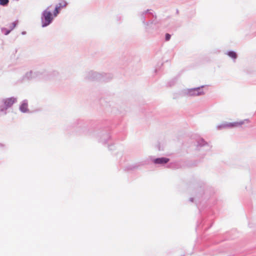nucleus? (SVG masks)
I'll list each match as a JSON object with an SVG mask.
<instances>
[{
	"label": "nucleus",
	"instance_id": "obj_1",
	"mask_svg": "<svg viewBox=\"0 0 256 256\" xmlns=\"http://www.w3.org/2000/svg\"><path fill=\"white\" fill-rule=\"evenodd\" d=\"M43 16L44 20V22L42 25V26H46L48 25L52 21L53 18L51 12L48 10H45L43 12Z\"/></svg>",
	"mask_w": 256,
	"mask_h": 256
},
{
	"label": "nucleus",
	"instance_id": "obj_2",
	"mask_svg": "<svg viewBox=\"0 0 256 256\" xmlns=\"http://www.w3.org/2000/svg\"><path fill=\"white\" fill-rule=\"evenodd\" d=\"M67 3L66 2L62 0L58 3V4L56 6L54 11V16H56L57 14L59 12V10L60 8H64L66 6Z\"/></svg>",
	"mask_w": 256,
	"mask_h": 256
},
{
	"label": "nucleus",
	"instance_id": "obj_3",
	"mask_svg": "<svg viewBox=\"0 0 256 256\" xmlns=\"http://www.w3.org/2000/svg\"><path fill=\"white\" fill-rule=\"evenodd\" d=\"M16 101L14 98H10L5 100L4 102V108L6 109L10 107Z\"/></svg>",
	"mask_w": 256,
	"mask_h": 256
},
{
	"label": "nucleus",
	"instance_id": "obj_4",
	"mask_svg": "<svg viewBox=\"0 0 256 256\" xmlns=\"http://www.w3.org/2000/svg\"><path fill=\"white\" fill-rule=\"evenodd\" d=\"M203 94V92H200V88L192 89L189 92V94L190 96H199Z\"/></svg>",
	"mask_w": 256,
	"mask_h": 256
},
{
	"label": "nucleus",
	"instance_id": "obj_5",
	"mask_svg": "<svg viewBox=\"0 0 256 256\" xmlns=\"http://www.w3.org/2000/svg\"><path fill=\"white\" fill-rule=\"evenodd\" d=\"M169 159L166 158H160L155 159L154 162L156 164H164L167 163Z\"/></svg>",
	"mask_w": 256,
	"mask_h": 256
},
{
	"label": "nucleus",
	"instance_id": "obj_6",
	"mask_svg": "<svg viewBox=\"0 0 256 256\" xmlns=\"http://www.w3.org/2000/svg\"><path fill=\"white\" fill-rule=\"evenodd\" d=\"M20 110L22 112H25L28 111V106L27 104H22L20 107Z\"/></svg>",
	"mask_w": 256,
	"mask_h": 256
},
{
	"label": "nucleus",
	"instance_id": "obj_7",
	"mask_svg": "<svg viewBox=\"0 0 256 256\" xmlns=\"http://www.w3.org/2000/svg\"><path fill=\"white\" fill-rule=\"evenodd\" d=\"M228 55L234 59H236L237 58L236 54L234 52H228Z\"/></svg>",
	"mask_w": 256,
	"mask_h": 256
},
{
	"label": "nucleus",
	"instance_id": "obj_8",
	"mask_svg": "<svg viewBox=\"0 0 256 256\" xmlns=\"http://www.w3.org/2000/svg\"><path fill=\"white\" fill-rule=\"evenodd\" d=\"M8 2V0H0V4L2 6L6 5Z\"/></svg>",
	"mask_w": 256,
	"mask_h": 256
},
{
	"label": "nucleus",
	"instance_id": "obj_9",
	"mask_svg": "<svg viewBox=\"0 0 256 256\" xmlns=\"http://www.w3.org/2000/svg\"><path fill=\"white\" fill-rule=\"evenodd\" d=\"M170 35L168 34H166V40H170Z\"/></svg>",
	"mask_w": 256,
	"mask_h": 256
}]
</instances>
